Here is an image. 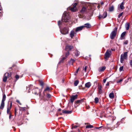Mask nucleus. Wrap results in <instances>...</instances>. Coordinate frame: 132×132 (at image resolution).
Returning <instances> with one entry per match:
<instances>
[{"mask_svg":"<svg viewBox=\"0 0 132 132\" xmlns=\"http://www.w3.org/2000/svg\"><path fill=\"white\" fill-rule=\"evenodd\" d=\"M6 96L5 94L3 95L2 100L1 102V103L0 106V109L3 110L5 106L4 101L6 100Z\"/></svg>","mask_w":132,"mask_h":132,"instance_id":"obj_5","label":"nucleus"},{"mask_svg":"<svg viewBox=\"0 0 132 132\" xmlns=\"http://www.w3.org/2000/svg\"><path fill=\"white\" fill-rule=\"evenodd\" d=\"M99 100L97 97H96L95 98V102L96 103H98V102Z\"/></svg>","mask_w":132,"mask_h":132,"instance_id":"obj_34","label":"nucleus"},{"mask_svg":"<svg viewBox=\"0 0 132 132\" xmlns=\"http://www.w3.org/2000/svg\"><path fill=\"white\" fill-rule=\"evenodd\" d=\"M129 24L128 23H126V25H125V27L126 28V29L127 30H128L129 29Z\"/></svg>","mask_w":132,"mask_h":132,"instance_id":"obj_24","label":"nucleus"},{"mask_svg":"<svg viewBox=\"0 0 132 132\" xmlns=\"http://www.w3.org/2000/svg\"><path fill=\"white\" fill-rule=\"evenodd\" d=\"M73 48L72 46L67 45L65 46V50L66 51H70L72 49H73Z\"/></svg>","mask_w":132,"mask_h":132,"instance_id":"obj_13","label":"nucleus"},{"mask_svg":"<svg viewBox=\"0 0 132 132\" xmlns=\"http://www.w3.org/2000/svg\"><path fill=\"white\" fill-rule=\"evenodd\" d=\"M102 127H104L103 126H101V127H96L95 128L96 129H99V128H102Z\"/></svg>","mask_w":132,"mask_h":132,"instance_id":"obj_49","label":"nucleus"},{"mask_svg":"<svg viewBox=\"0 0 132 132\" xmlns=\"http://www.w3.org/2000/svg\"><path fill=\"white\" fill-rule=\"evenodd\" d=\"M102 93V90H98V93L99 94H101Z\"/></svg>","mask_w":132,"mask_h":132,"instance_id":"obj_48","label":"nucleus"},{"mask_svg":"<svg viewBox=\"0 0 132 132\" xmlns=\"http://www.w3.org/2000/svg\"><path fill=\"white\" fill-rule=\"evenodd\" d=\"M9 114V118L10 119H11V113Z\"/></svg>","mask_w":132,"mask_h":132,"instance_id":"obj_52","label":"nucleus"},{"mask_svg":"<svg viewBox=\"0 0 132 132\" xmlns=\"http://www.w3.org/2000/svg\"><path fill=\"white\" fill-rule=\"evenodd\" d=\"M47 91L49 92H51L50 88L48 86H47L44 89L43 92V94L44 95H45L46 94H47Z\"/></svg>","mask_w":132,"mask_h":132,"instance_id":"obj_12","label":"nucleus"},{"mask_svg":"<svg viewBox=\"0 0 132 132\" xmlns=\"http://www.w3.org/2000/svg\"><path fill=\"white\" fill-rule=\"evenodd\" d=\"M77 95L72 96L71 97L70 99V102L72 104H73L74 101L77 98Z\"/></svg>","mask_w":132,"mask_h":132,"instance_id":"obj_14","label":"nucleus"},{"mask_svg":"<svg viewBox=\"0 0 132 132\" xmlns=\"http://www.w3.org/2000/svg\"><path fill=\"white\" fill-rule=\"evenodd\" d=\"M76 124L77 125H78V123H76Z\"/></svg>","mask_w":132,"mask_h":132,"instance_id":"obj_64","label":"nucleus"},{"mask_svg":"<svg viewBox=\"0 0 132 132\" xmlns=\"http://www.w3.org/2000/svg\"><path fill=\"white\" fill-rule=\"evenodd\" d=\"M113 121L114 120L116 119V117H111Z\"/></svg>","mask_w":132,"mask_h":132,"instance_id":"obj_51","label":"nucleus"},{"mask_svg":"<svg viewBox=\"0 0 132 132\" xmlns=\"http://www.w3.org/2000/svg\"><path fill=\"white\" fill-rule=\"evenodd\" d=\"M62 113H62H62H61V112H60V114L62 115Z\"/></svg>","mask_w":132,"mask_h":132,"instance_id":"obj_60","label":"nucleus"},{"mask_svg":"<svg viewBox=\"0 0 132 132\" xmlns=\"http://www.w3.org/2000/svg\"><path fill=\"white\" fill-rule=\"evenodd\" d=\"M78 83H79V81L78 80H76L74 83V85L75 86H76L77 85Z\"/></svg>","mask_w":132,"mask_h":132,"instance_id":"obj_33","label":"nucleus"},{"mask_svg":"<svg viewBox=\"0 0 132 132\" xmlns=\"http://www.w3.org/2000/svg\"><path fill=\"white\" fill-rule=\"evenodd\" d=\"M79 54V52L78 51H77L75 53V54L76 56H78Z\"/></svg>","mask_w":132,"mask_h":132,"instance_id":"obj_39","label":"nucleus"},{"mask_svg":"<svg viewBox=\"0 0 132 132\" xmlns=\"http://www.w3.org/2000/svg\"><path fill=\"white\" fill-rule=\"evenodd\" d=\"M102 85L101 84H98V90H102Z\"/></svg>","mask_w":132,"mask_h":132,"instance_id":"obj_32","label":"nucleus"},{"mask_svg":"<svg viewBox=\"0 0 132 132\" xmlns=\"http://www.w3.org/2000/svg\"><path fill=\"white\" fill-rule=\"evenodd\" d=\"M106 69V67L105 66L99 68L98 71L100 72L104 71Z\"/></svg>","mask_w":132,"mask_h":132,"instance_id":"obj_16","label":"nucleus"},{"mask_svg":"<svg viewBox=\"0 0 132 132\" xmlns=\"http://www.w3.org/2000/svg\"><path fill=\"white\" fill-rule=\"evenodd\" d=\"M32 86V85H30L29 86V87H28V88H29V89H30V87ZM28 89V88H27V89Z\"/></svg>","mask_w":132,"mask_h":132,"instance_id":"obj_53","label":"nucleus"},{"mask_svg":"<svg viewBox=\"0 0 132 132\" xmlns=\"http://www.w3.org/2000/svg\"><path fill=\"white\" fill-rule=\"evenodd\" d=\"M69 9L71 11L73 12H76L77 10L76 7H74L73 6L70 7L69 8Z\"/></svg>","mask_w":132,"mask_h":132,"instance_id":"obj_17","label":"nucleus"},{"mask_svg":"<svg viewBox=\"0 0 132 132\" xmlns=\"http://www.w3.org/2000/svg\"><path fill=\"white\" fill-rule=\"evenodd\" d=\"M107 12H104L102 15L100 14L99 15L98 18L99 19L101 18H105L107 16Z\"/></svg>","mask_w":132,"mask_h":132,"instance_id":"obj_11","label":"nucleus"},{"mask_svg":"<svg viewBox=\"0 0 132 132\" xmlns=\"http://www.w3.org/2000/svg\"><path fill=\"white\" fill-rule=\"evenodd\" d=\"M62 112L64 114H70L71 113L72 111L63 110H62Z\"/></svg>","mask_w":132,"mask_h":132,"instance_id":"obj_18","label":"nucleus"},{"mask_svg":"<svg viewBox=\"0 0 132 132\" xmlns=\"http://www.w3.org/2000/svg\"><path fill=\"white\" fill-rule=\"evenodd\" d=\"M122 79H121L119 80L118 81H117V83H119L120 82H121L122 81Z\"/></svg>","mask_w":132,"mask_h":132,"instance_id":"obj_45","label":"nucleus"},{"mask_svg":"<svg viewBox=\"0 0 132 132\" xmlns=\"http://www.w3.org/2000/svg\"><path fill=\"white\" fill-rule=\"evenodd\" d=\"M73 124H72V129H73V128H76L77 127V126H73Z\"/></svg>","mask_w":132,"mask_h":132,"instance_id":"obj_40","label":"nucleus"},{"mask_svg":"<svg viewBox=\"0 0 132 132\" xmlns=\"http://www.w3.org/2000/svg\"><path fill=\"white\" fill-rule=\"evenodd\" d=\"M118 123H119V122H118L117 123V124L116 125H117V126H116V127H118V125H119V124H118Z\"/></svg>","mask_w":132,"mask_h":132,"instance_id":"obj_56","label":"nucleus"},{"mask_svg":"<svg viewBox=\"0 0 132 132\" xmlns=\"http://www.w3.org/2000/svg\"><path fill=\"white\" fill-rule=\"evenodd\" d=\"M12 106V102L11 101L9 102L7 107V113L8 114H11L10 110Z\"/></svg>","mask_w":132,"mask_h":132,"instance_id":"obj_6","label":"nucleus"},{"mask_svg":"<svg viewBox=\"0 0 132 132\" xmlns=\"http://www.w3.org/2000/svg\"><path fill=\"white\" fill-rule=\"evenodd\" d=\"M68 28H64L60 30V32L62 34L65 35L68 34Z\"/></svg>","mask_w":132,"mask_h":132,"instance_id":"obj_8","label":"nucleus"},{"mask_svg":"<svg viewBox=\"0 0 132 132\" xmlns=\"http://www.w3.org/2000/svg\"><path fill=\"white\" fill-rule=\"evenodd\" d=\"M11 76V74L8 73H5L3 78V81L4 82L6 81L7 77H9Z\"/></svg>","mask_w":132,"mask_h":132,"instance_id":"obj_7","label":"nucleus"},{"mask_svg":"<svg viewBox=\"0 0 132 132\" xmlns=\"http://www.w3.org/2000/svg\"><path fill=\"white\" fill-rule=\"evenodd\" d=\"M15 78L16 79V80H17L19 78V76L18 75H16L15 76Z\"/></svg>","mask_w":132,"mask_h":132,"instance_id":"obj_41","label":"nucleus"},{"mask_svg":"<svg viewBox=\"0 0 132 132\" xmlns=\"http://www.w3.org/2000/svg\"><path fill=\"white\" fill-rule=\"evenodd\" d=\"M14 111H16V108H15Z\"/></svg>","mask_w":132,"mask_h":132,"instance_id":"obj_59","label":"nucleus"},{"mask_svg":"<svg viewBox=\"0 0 132 132\" xmlns=\"http://www.w3.org/2000/svg\"><path fill=\"white\" fill-rule=\"evenodd\" d=\"M83 28V26H82L76 28L75 31L77 32L81 30Z\"/></svg>","mask_w":132,"mask_h":132,"instance_id":"obj_15","label":"nucleus"},{"mask_svg":"<svg viewBox=\"0 0 132 132\" xmlns=\"http://www.w3.org/2000/svg\"><path fill=\"white\" fill-rule=\"evenodd\" d=\"M128 52H124L123 54H121L120 56V62L122 63L123 61L125 59H126L127 58V53Z\"/></svg>","mask_w":132,"mask_h":132,"instance_id":"obj_2","label":"nucleus"},{"mask_svg":"<svg viewBox=\"0 0 132 132\" xmlns=\"http://www.w3.org/2000/svg\"><path fill=\"white\" fill-rule=\"evenodd\" d=\"M88 9L86 7L84 6L80 11V14L82 16H83L84 14L87 13Z\"/></svg>","mask_w":132,"mask_h":132,"instance_id":"obj_3","label":"nucleus"},{"mask_svg":"<svg viewBox=\"0 0 132 132\" xmlns=\"http://www.w3.org/2000/svg\"><path fill=\"white\" fill-rule=\"evenodd\" d=\"M61 109H59L58 110V111H61Z\"/></svg>","mask_w":132,"mask_h":132,"instance_id":"obj_58","label":"nucleus"},{"mask_svg":"<svg viewBox=\"0 0 132 132\" xmlns=\"http://www.w3.org/2000/svg\"><path fill=\"white\" fill-rule=\"evenodd\" d=\"M128 40L125 41L123 42V44H124L127 45L128 44Z\"/></svg>","mask_w":132,"mask_h":132,"instance_id":"obj_37","label":"nucleus"},{"mask_svg":"<svg viewBox=\"0 0 132 132\" xmlns=\"http://www.w3.org/2000/svg\"><path fill=\"white\" fill-rule=\"evenodd\" d=\"M70 18L69 14L65 12L63 14L61 21H59L58 22V25L63 24L64 22H69Z\"/></svg>","mask_w":132,"mask_h":132,"instance_id":"obj_1","label":"nucleus"},{"mask_svg":"<svg viewBox=\"0 0 132 132\" xmlns=\"http://www.w3.org/2000/svg\"><path fill=\"white\" fill-rule=\"evenodd\" d=\"M123 13V12H122L120 13L118 16V18H120L121 16L122 15Z\"/></svg>","mask_w":132,"mask_h":132,"instance_id":"obj_36","label":"nucleus"},{"mask_svg":"<svg viewBox=\"0 0 132 132\" xmlns=\"http://www.w3.org/2000/svg\"><path fill=\"white\" fill-rule=\"evenodd\" d=\"M104 4L103 2H102L101 3V4Z\"/></svg>","mask_w":132,"mask_h":132,"instance_id":"obj_61","label":"nucleus"},{"mask_svg":"<svg viewBox=\"0 0 132 132\" xmlns=\"http://www.w3.org/2000/svg\"><path fill=\"white\" fill-rule=\"evenodd\" d=\"M2 9V8L1 6V5H0V10L1 11Z\"/></svg>","mask_w":132,"mask_h":132,"instance_id":"obj_55","label":"nucleus"},{"mask_svg":"<svg viewBox=\"0 0 132 132\" xmlns=\"http://www.w3.org/2000/svg\"><path fill=\"white\" fill-rule=\"evenodd\" d=\"M69 52H68L67 53H66V54H65V57H63V58L62 59V60H61L59 62V63H61V62L64 59H65L67 57V56H68L69 55Z\"/></svg>","mask_w":132,"mask_h":132,"instance_id":"obj_19","label":"nucleus"},{"mask_svg":"<svg viewBox=\"0 0 132 132\" xmlns=\"http://www.w3.org/2000/svg\"><path fill=\"white\" fill-rule=\"evenodd\" d=\"M109 82H108L106 84V86H108L109 85Z\"/></svg>","mask_w":132,"mask_h":132,"instance_id":"obj_57","label":"nucleus"},{"mask_svg":"<svg viewBox=\"0 0 132 132\" xmlns=\"http://www.w3.org/2000/svg\"><path fill=\"white\" fill-rule=\"evenodd\" d=\"M124 1L123 2H122L121 3V4L120 7V8L122 10L124 9V7L123 6L124 5Z\"/></svg>","mask_w":132,"mask_h":132,"instance_id":"obj_23","label":"nucleus"},{"mask_svg":"<svg viewBox=\"0 0 132 132\" xmlns=\"http://www.w3.org/2000/svg\"><path fill=\"white\" fill-rule=\"evenodd\" d=\"M126 34V32L125 31L124 32H123L122 33L121 35V38H123L125 36V35Z\"/></svg>","mask_w":132,"mask_h":132,"instance_id":"obj_31","label":"nucleus"},{"mask_svg":"<svg viewBox=\"0 0 132 132\" xmlns=\"http://www.w3.org/2000/svg\"><path fill=\"white\" fill-rule=\"evenodd\" d=\"M106 79H104L103 80V82L104 83H105L106 82Z\"/></svg>","mask_w":132,"mask_h":132,"instance_id":"obj_54","label":"nucleus"},{"mask_svg":"<svg viewBox=\"0 0 132 132\" xmlns=\"http://www.w3.org/2000/svg\"><path fill=\"white\" fill-rule=\"evenodd\" d=\"M123 69V66H121L119 68V71H122Z\"/></svg>","mask_w":132,"mask_h":132,"instance_id":"obj_38","label":"nucleus"},{"mask_svg":"<svg viewBox=\"0 0 132 132\" xmlns=\"http://www.w3.org/2000/svg\"><path fill=\"white\" fill-rule=\"evenodd\" d=\"M111 51L110 50H107L104 54V58L106 59L109 58L111 55Z\"/></svg>","mask_w":132,"mask_h":132,"instance_id":"obj_10","label":"nucleus"},{"mask_svg":"<svg viewBox=\"0 0 132 132\" xmlns=\"http://www.w3.org/2000/svg\"><path fill=\"white\" fill-rule=\"evenodd\" d=\"M109 97L111 98H113L114 97V94L113 93H110L109 94Z\"/></svg>","mask_w":132,"mask_h":132,"instance_id":"obj_25","label":"nucleus"},{"mask_svg":"<svg viewBox=\"0 0 132 132\" xmlns=\"http://www.w3.org/2000/svg\"><path fill=\"white\" fill-rule=\"evenodd\" d=\"M79 67L76 71L75 72L76 73H78V70H79Z\"/></svg>","mask_w":132,"mask_h":132,"instance_id":"obj_47","label":"nucleus"},{"mask_svg":"<svg viewBox=\"0 0 132 132\" xmlns=\"http://www.w3.org/2000/svg\"><path fill=\"white\" fill-rule=\"evenodd\" d=\"M46 94H47V96H46L47 98H51V96L50 94H48V93L47 94V93Z\"/></svg>","mask_w":132,"mask_h":132,"instance_id":"obj_35","label":"nucleus"},{"mask_svg":"<svg viewBox=\"0 0 132 132\" xmlns=\"http://www.w3.org/2000/svg\"><path fill=\"white\" fill-rule=\"evenodd\" d=\"M83 101V99L78 100L76 101V103H82Z\"/></svg>","mask_w":132,"mask_h":132,"instance_id":"obj_28","label":"nucleus"},{"mask_svg":"<svg viewBox=\"0 0 132 132\" xmlns=\"http://www.w3.org/2000/svg\"><path fill=\"white\" fill-rule=\"evenodd\" d=\"M16 113H15V116H16Z\"/></svg>","mask_w":132,"mask_h":132,"instance_id":"obj_63","label":"nucleus"},{"mask_svg":"<svg viewBox=\"0 0 132 132\" xmlns=\"http://www.w3.org/2000/svg\"><path fill=\"white\" fill-rule=\"evenodd\" d=\"M75 60L71 59L70 60V61L69 62V63L70 64H71L72 65H73V63L74 62H75Z\"/></svg>","mask_w":132,"mask_h":132,"instance_id":"obj_26","label":"nucleus"},{"mask_svg":"<svg viewBox=\"0 0 132 132\" xmlns=\"http://www.w3.org/2000/svg\"><path fill=\"white\" fill-rule=\"evenodd\" d=\"M93 126L91 125H87L86 127V128H93Z\"/></svg>","mask_w":132,"mask_h":132,"instance_id":"obj_29","label":"nucleus"},{"mask_svg":"<svg viewBox=\"0 0 132 132\" xmlns=\"http://www.w3.org/2000/svg\"><path fill=\"white\" fill-rule=\"evenodd\" d=\"M83 26V28L84 27H85L88 28L90 27L91 25L89 23H86L85 24L84 26Z\"/></svg>","mask_w":132,"mask_h":132,"instance_id":"obj_20","label":"nucleus"},{"mask_svg":"<svg viewBox=\"0 0 132 132\" xmlns=\"http://www.w3.org/2000/svg\"><path fill=\"white\" fill-rule=\"evenodd\" d=\"M32 93H34L36 95H38V93H39V95H40V90L39 89L37 88H36L32 90Z\"/></svg>","mask_w":132,"mask_h":132,"instance_id":"obj_9","label":"nucleus"},{"mask_svg":"<svg viewBox=\"0 0 132 132\" xmlns=\"http://www.w3.org/2000/svg\"><path fill=\"white\" fill-rule=\"evenodd\" d=\"M85 87L87 88H89L91 86V84L90 82H88L85 84Z\"/></svg>","mask_w":132,"mask_h":132,"instance_id":"obj_22","label":"nucleus"},{"mask_svg":"<svg viewBox=\"0 0 132 132\" xmlns=\"http://www.w3.org/2000/svg\"><path fill=\"white\" fill-rule=\"evenodd\" d=\"M117 27L115 28L114 30L111 33L110 37L111 39H113L116 36L117 31Z\"/></svg>","mask_w":132,"mask_h":132,"instance_id":"obj_4","label":"nucleus"},{"mask_svg":"<svg viewBox=\"0 0 132 132\" xmlns=\"http://www.w3.org/2000/svg\"><path fill=\"white\" fill-rule=\"evenodd\" d=\"M75 32L73 30L71 31L70 34V36L71 38H73L75 35Z\"/></svg>","mask_w":132,"mask_h":132,"instance_id":"obj_21","label":"nucleus"},{"mask_svg":"<svg viewBox=\"0 0 132 132\" xmlns=\"http://www.w3.org/2000/svg\"><path fill=\"white\" fill-rule=\"evenodd\" d=\"M77 3H75L74 4V5L73 6L74 7H76V6H77Z\"/></svg>","mask_w":132,"mask_h":132,"instance_id":"obj_44","label":"nucleus"},{"mask_svg":"<svg viewBox=\"0 0 132 132\" xmlns=\"http://www.w3.org/2000/svg\"><path fill=\"white\" fill-rule=\"evenodd\" d=\"M129 63L130 65L132 66V60H131L130 61Z\"/></svg>","mask_w":132,"mask_h":132,"instance_id":"obj_50","label":"nucleus"},{"mask_svg":"<svg viewBox=\"0 0 132 132\" xmlns=\"http://www.w3.org/2000/svg\"><path fill=\"white\" fill-rule=\"evenodd\" d=\"M41 85L43 86L44 84V83L42 81H40V82Z\"/></svg>","mask_w":132,"mask_h":132,"instance_id":"obj_46","label":"nucleus"},{"mask_svg":"<svg viewBox=\"0 0 132 132\" xmlns=\"http://www.w3.org/2000/svg\"><path fill=\"white\" fill-rule=\"evenodd\" d=\"M114 9V6H112L109 8V11H112Z\"/></svg>","mask_w":132,"mask_h":132,"instance_id":"obj_30","label":"nucleus"},{"mask_svg":"<svg viewBox=\"0 0 132 132\" xmlns=\"http://www.w3.org/2000/svg\"><path fill=\"white\" fill-rule=\"evenodd\" d=\"M15 113H16V111H14Z\"/></svg>","mask_w":132,"mask_h":132,"instance_id":"obj_62","label":"nucleus"},{"mask_svg":"<svg viewBox=\"0 0 132 132\" xmlns=\"http://www.w3.org/2000/svg\"><path fill=\"white\" fill-rule=\"evenodd\" d=\"M16 102L18 103L20 105H21V104L20 102V101L18 100H16Z\"/></svg>","mask_w":132,"mask_h":132,"instance_id":"obj_43","label":"nucleus"},{"mask_svg":"<svg viewBox=\"0 0 132 132\" xmlns=\"http://www.w3.org/2000/svg\"><path fill=\"white\" fill-rule=\"evenodd\" d=\"M86 69H87V66H86L85 67V68H84L83 69V70L85 71V72H86Z\"/></svg>","mask_w":132,"mask_h":132,"instance_id":"obj_42","label":"nucleus"},{"mask_svg":"<svg viewBox=\"0 0 132 132\" xmlns=\"http://www.w3.org/2000/svg\"><path fill=\"white\" fill-rule=\"evenodd\" d=\"M19 110L20 111H24L25 110V107H22L20 106H19Z\"/></svg>","mask_w":132,"mask_h":132,"instance_id":"obj_27","label":"nucleus"}]
</instances>
